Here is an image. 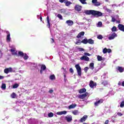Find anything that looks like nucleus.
<instances>
[{
    "label": "nucleus",
    "mask_w": 124,
    "mask_h": 124,
    "mask_svg": "<svg viewBox=\"0 0 124 124\" xmlns=\"http://www.w3.org/2000/svg\"><path fill=\"white\" fill-rule=\"evenodd\" d=\"M89 85L91 88H93V87H96V83H94L93 81L91 80Z\"/></svg>",
    "instance_id": "f8f14e48"
},
{
    "label": "nucleus",
    "mask_w": 124,
    "mask_h": 124,
    "mask_svg": "<svg viewBox=\"0 0 124 124\" xmlns=\"http://www.w3.org/2000/svg\"><path fill=\"white\" fill-rule=\"evenodd\" d=\"M4 72L6 74H8L9 72H15V71L13 69H12V68L9 67V68H7L5 69L4 70Z\"/></svg>",
    "instance_id": "f03ea898"
},
{
    "label": "nucleus",
    "mask_w": 124,
    "mask_h": 124,
    "mask_svg": "<svg viewBox=\"0 0 124 124\" xmlns=\"http://www.w3.org/2000/svg\"><path fill=\"white\" fill-rule=\"evenodd\" d=\"M93 16H96V17H100V16H102V13L99 11L94 10L93 12Z\"/></svg>",
    "instance_id": "7ed1b4c3"
},
{
    "label": "nucleus",
    "mask_w": 124,
    "mask_h": 124,
    "mask_svg": "<svg viewBox=\"0 0 124 124\" xmlns=\"http://www.w3.org/2000/svg\"><path fill=\"white\" fill-rule=\"evenodd\" d=\"M75 10L79 12L82 10V6L79 5H76L75 7Z\"/></svg>",
    "instance_id": "1a4fd4ad"
},
{
    "label": "nucleus",
    "mask_w": 124,
    "mask_h": 124,
    "mask_svg": "<svg viewBox=\"0 0 124 124\" xmlns=\"http://www.w3.org/2000/svg\"><path fill=\"white\" fill-rule=\"evenodd\" d=\"M84 34H85V32L82 31L80 32L77 36V38H80L82 37V36H84Z\"/></svg>",
    "instance_id": "f3484780"
},
{
    "label": "nucleus",
    "mask_w": 124,
    "mask_h": 124,
    "mask_svg": "<svg viewBox=\"0 0 124 124\" xmlns=\"http://www.w3.org/2000/svg\"><path fill=\"white\" fill-rule=\"evenodd\" d=\"M48 116L49 117V118H52V117L54 116V114H53V113L52 112H50L48 113Z\"/></svg>",
    "instance_id": "58836bf2"
},
{
    "label": "nucleus",
    "mask_w": 124,
    "mask_h": 124,
    "mask_svg": "<svg viewBox=\"0 0 124 124\" xmlns=\"http://www.w3.org/2000/svg\"><path fill=\"white\" fill-rule=\"evenodd\" d=\"M86 92H87V90L85 88H83L79 90V93H86Z\"/></svg>",
    "instance_id": "a878e982"
},
{
    "label": "nucleus",
    "mask_w": 124,
    "mask_h": 124,
    "mask_svg": "<svg viewBox=\"0 0 124 124\" xmlns=\"http://www.w3.org/2000/svg\"><path fill=\"white\" fill-rule=\"evenodd\" d=\"M76 104H73L72 105H70L68 107V109L70 110V109H74V108H75L76 107Z\"/></svg>",
    "instance_id": "6ab92c4d"
},
{
    "label": "nucleus",
    "mask_w": 124,
    "mask_h": 124,
    "mask_svg": "<svg viewBox=\"0 0 124 124\" xmlns=\"http://www.w3.org/2000/svg\"><path fill=\"white\" fill-rule=\"evenodd\" d=\"M3 78H4V77L2 76H0V80L3 79Z\"/></svg>",
    "instance_id": "0e129e2a"
},
{
    "label": "nucleus",
    "mask_w": 124,
    "mask_h": 124,
    "mask_svg": "<svg viewBox=\"0 0 124 124\" xmlns=\"http://www.w3.org/2000/svg\"><path fill=\"white\" fill-rule=\"evenodd\" d=\"M101 26H102V22H99L97 24V27H101Z\"/></svg>",
    "instance_id": "de8ad7c7"
},
{
    "label": "nucleus",
    "mask_w": 124,
    "mask_h": 124,
    "mask_svg": "<svg viewBox=\"0 0 124 124\" xmlns=\"http://www.w3.org/2000/svg\"><path fill=\"white\" fill-rule=\"evenodd\" d=\"M81 3H82V4H87V2H86V1L87 0H78Z\"/></svg>",
    "instance_id": "473e14b6"
},
{
    "label": "nucleus",
    "mask_w": 124,
    "mask_h": 124,
    "mask_svg": "<svg viewBox=\"0 0 124 124\" xmlns=\"http://www.w3.org/2000/svg\"><path fill=\"white\" fill-rule=\"evenodd\" d=\"M25 55V53L22 51H19L18 52V56H20V57H23Z\"/></svg>",
    "instance_id": "2f4dec72"
},
{
    "label": "nucleus",
    "mask_w": 124,
    "mask_h": 124,
    "mask_svg": "<svg viewBox=\"0 0 124 124\" xmlns=\"http://www.w3.org/2000/svg\"><path fill=\"white\" fill-rule=\"evenodd\" d=\"M102 84L104 86H106V85H108V82L107 81H104L102 82Z\"/></svg>",
    "instance_id": "c03bdc74"
},
{
    "label": "nucleus",
    "mask_w": 124,
    "mask_h": 124,
    "mask_svg": "<svg viewBox=\"0 0 124 124\" xmlns=\"http://www.w3.org/2000/svg\"><path fill=\"white\" fill-rule=\"evenodd\" d=\"M106 10L108 11V12H109V13H111V12H112V11L109 9H107Z\"/></svg>",
    "instance_id": "052dcab7"
},
{
    "label": "nucleus",
    "mask_w": 124,
    "mask_h": 124,
    "mask_svg": "<svg viewBox=\"0 0 124 124\" xmlns=\"http://www.w3.org/2000/svg\"><path fill=\"white\" fill-rule=\"evenodd\" d=\"M97 1V0H92V3H94V4Z\"/></svg>",
    "instance_id": "13d9d810"
},
{
    "label": "nucleus",
    "mask_w": 124,
    "mask_h": 124,
    "mask_svg": "<svg viewBox=\"0 0 124 124\" xmlns=\"http://www.w3.org/2000/svg\"><path fill=\"white\" fill-rule=\"evenodd\" d=\"M80 60L81 61H85V62H89L90 61V58L84 55L80 58Z\"/></svg>",
    "instance_id": "9d476101"
},
{
    "label": "nucleus",
    "mask_w": 124,
    "mask_h": 124,
    "mask_svg": "<svg viewBox=\"0 0 124 124\" xmlns=\"http://www.w3.org/2000/svg\"><path fill=\"white\" fill-rule=\"evenodd\" d=\"M65 120L68 123H70V122L72 121V116L71 115H67L65 117Z\"/></svg>",
    "instance_id": "39448f33"
},
{
    "label": "nucleus",
    "mask_w": 124,
    "mask_h": 124,
    "mask_svg": "<svg viewBox=\"0 0 124 124\" xmlns=\"http://www.w3.org/2000/svg\"><path fill=\"white\" fill-rule=\"evenodd\" d=\"M88 43L89 44H93L94 41L92 39H90L88 40Z\"/></svg>",
    "instance_id": "7c9ffc66"
},
{
    "label": "nucleus",
    "mask_w": 124,
    "mask_h": 124,
    "mask_svg": "<svg viewBox=\"0 0 124 124\" xmlns=\"http://www.w3.org/2000/svg\"><path fill=\"white\" fill-rule=\"evenodd\" d=\"M111 52H112V50H111V49L110 48L107 49V53H111Z\"/></svg>",
    "instance_id": "5fc2aeb1"
},
{
    "label": "nucleus",
    "mask_w": 124,
    "mask_h": 124,
    "mask_svg": "<svg viewBox=\"0 0 124 124\" xmlns=\"http://www.w3.org/2000/svg\"><path fill=\"white\" fill-rule=\"evenodd\" d=\"M98 39H102L103 38V36L102 35H99L97 36Z\"/></svg>",
    "instance_id": "49530a36"
},
{
    "label": "nucleus",
    "mask_w": 124,
    "mask_h": 124,
    "mask_svg": "<svg viewBox=\"0 0 124 124\" xmlns=\"http://www.w3.org/2000/svg\"><path fill=\"white\" fill-rule=\"evenodd\" d=\"M49 79L50 80H55L56 77L54 75H52L50 76Z\"/></svg>",
    "instance_id": "c85d7f7f"
},
{
    "label": "nucleus",
    "mask_w": 124,
    "mask_h": 124,
    "mask_svg": "<svg viewBox=\"0 0 124 124\" xmlns=\"http://www.w3.org/2000/svg\"><path fill=\"white\" fill-rule=\"evenodd\" d=\"M57 115H62V111L58 112L57 113Z\"/></svg>",
    "instance_id": "6e6d98bb"
},
{
    "label": "nucleus",
    "mask_w": 124,
    "mask_h": 124,
    "mask_svg": "<svg viewBox=\"0 0 124 124\" xmlns=\"http://www.w3.org/2000/svg\"><path fill=\"white\" fill-rule=\"evenodd\" d=\"M118 29L120 30V31H121L124 32V25L122 24H119L118 25Z\"/></svg>",
    "instance_id": "4468645a"
},
{
    "label": "nucleus",
    "mask_w": 124,
    "mask_h": 124,
    "mask_svg": "<svg viewBox=\"0 0 124 124\" xmlns=\"http://www.w3.org/2000/svg\"><path fill=\"white\" fill-rule=\"evenodd\" d=\"M6 32L7 34L6 37V41L7 42H10L11 40V38L10 37V33L8 31H6Z\"/></svg>",
    "instance_id": "0eeeda50"
},
{
    "label": "nucleus",
    "mask_w": 124,
    "mask_h": 124,
    "mask_svg": "<svg viewBox=\"0 0 124 124\" xmlns=\"http://www.w3.org/2000/svg\"><path fill=\"white\" fill-rule=\"evenodd\" d=\"M65 23L68 26H69L70 27H71V26H73V24H74L73 21L71 20H67Z\"/></svg>",
    "instance_id": "9b49d317"
},
{
    "label": "nucleus",
    "mask_w": 124,
    "mask_h": 124,
    "mask_svg": "<svg viewBox=\"0 0 124 124\" xmlns=\"http://www.w3.org/2000/svg\"><path fill=\"white\" fill-rule=\"evenodd\" d=\"M84 55H85V56H88V57H90V56H91V54H90V53H89L88 52H85L84 53Z\"/></svg>",
    "instance_id": "3c124183"
},
{
    "label": "nucleus",
    "mask_w": 124,
    "mask_h": 124,
    "mask_svg": "<svg viewBox=\"0 0 124 124\" xmlns=\"http://www.w3.org/2000/svg\"><path fill=\"white\" fill-rule=\"evenodd\" d=\"M112 31H117V28L115 26L113 27L111 29Z\"/></svg>",
    "instance_id": "ea45409f"
},
{
    "label": "nucleus",
    "mask_w": 124,
    "mask_h": 124,
    "mask_svg": "<svg viewBox=\"0 0 124 124\" xmlns=\"http://www.w3.org/2000/svg\"><path fill=\"white\" fill-rule=\"evenodd\" d=\"M72 113L73 115H78V114H80V112L78 110H74L72 111Z\"/></svg>",
    "instance_id": "c756f323"
},
{
    "label": "nucleus",
    "mask_w": 124,
    "mask_h": 124,
    "mask_svg": "<svg viewBox=\"0 0 124 124\" xmlns=\"http://www.w3.org/2000/svg\"><path fill=\"white\" fill-rule=\"evenodd\" d=\"M70 72H71V73H73V72H74V71L73 70V69L71 68L70 69Z\"/></svg>",
    "instance_id": "bf43d9fd"
},
{
    "label": "nucleus",
    "mask_w": 124,
    "mask_h": 124,
    "mask_svg": "<svg viewBox=\"0 0 124 124\" xmlns=\"http://www.w3.org/2000/svg\"><path fill=\"white\" fill-rule=\"evenodd\" d=\"M88 119V116L84 115L82 118H81L80 120H78L79 123H84L86 122V120Z\"/></svg>",
    "instance_id": "6e6552de"
},
{
    "label": "nucleus",
    "mask_w": 124,
    "mask_h": 124,
    "mask_svg": "<svg viewBox=\"0 0 124 124\" xmlns=\"http://www.w3.org/2000/svg\"><path fill=\"white\" fill-rule=\"evenodd\" d=\"M109 124V120H107L105 121V124Z\"/></svg>",
    "instance_id": "680f3d73"
},
{
    "label": "nucleus",
    "mask_w": 124,
    "mask_h": 124,
    "mask_svg": "<svg viewBox=\"0 0 124 124\" xmlns=\"http://www.w3.org/2000/svg\"><path fill=\"white\" fill-rule=\"evenodd\" d=\"M102 102H103V99L99 100L94 103V105L95 106H98V105H99V104H101Z\"/></svg>",
    "instance_id": "ddd939ff"
},
{
    "label": "nucleus",
    "mask_w": 124,
    "mask_h": 124,
    "mask_svg": "<svg viewBox=\"0 0 124 124\" xmlns=\"http://www.w3.org/2000/svg\"><path fill=\"white\" fill-rule=\"evenodd\" d=\"M75 67L77 70L78 74V76H81L82 75V69L78 64L75 65Z\"/></svg>",
    "instance_id": "f257e3e1"
},
{
    "label": "nucleus",
    "mask_w": 124,
    "mask_h": 124,
    "mask_svg": "<svg viewBox=\"0 0 124 124\" xmlns=\"http://www.w3.org/2000/svg\"><path fill=\"white\" fill-rule=\"evenodd\" d=\"M64 3L65 4L66 6H69L72 3L67 0H65L64 1Z\"/></svg>",
    "instance_id": "aec40b11"
},
{
    "label": "nucleus",
    "mask_w": 124,
    "mask_h": 124,
    "mask_svg": "<svg viewBox=\"0 0 124 124\" xmlns=\"http://www.w3.org/2000/svg\"><path fill=\"white\" fill-rule=\"evenodd\" d=\"M86 96H87V94L85 93V94L79 95L78 98H81V99H84V98H85V97H86Z\"/></svg>",
    "instance_id": "4be33fe9"
},
{
    "label": "nucleus",
    "mask_w": 124,
    "mask_h": 124,
    "mask_svg": "<svg viewBox=\"0 0 124 124\" xmlns=\"http://www.w3.org/2000/svg\"><path fill=\"white\" fill-rule=\"evenodd\" d=\"M99 5H100V2H97V1L94 4L95 6H99Z\"/></svg>",
    "instance_id": "79ce46f5"
},
{
    "label": "nucleus",
    "mask_w": 124,
    "mask_h": 124,
    "mask_svg": "<svg viewBox=\"0 0 124 124\" xmlns=\"http://www.w3.org/2000/svg\"><path fill=\"white\" fill-rule=\"evenodd\" d=\"M57 17L60 19V20H62V16L61 14H58L57 15Z\"/></svg>",
    "instance_id": "a19ab883"
},
{
    "label": "nucleus",
    "mask_w": 124,
    "mask_h": 124,
    "mask_svg": "<svg viewBox=\"0 0 124 124\" xmlns=\"http://www.w3.org/2000/svg\"><path fill=\"white\" fill-rule=\"evenodd\" d=\"M103 53L104 54H106V53H107V48L106 47L104 48V49L103 50Z\"/></svg>",
    "instance_id": "a18cd8bd"
},
{
    "label": "nucleus",
    "mask_w": 124,
    "mask_h": 124,
    "mask_svg": "<svg viewBox=\"0 0 124 124\" xmlns=\"http://www.w3.org/2000/svg\"><path fill=\"white\" fill-rule=\"evenodd\" d=\"M16 93H13L11 95V97H12V98H16Z\"/></svg>",
    "instance_id": "f704fd0d"
},
{
    "label": "nucleus",
    "mask_w": 124,
    "mask_h": 124,
    "mask_svg": "<svg viewBox=\"0 0 124 124\" xmlns=\"http://www.w3.org/2000/svg\"><path fill=\"white\" fill-rule=\"evenodd\" d=\"M88 70H89V67H86L84 68V71L86 73H87V72H88Z\"/></svg>",
    "instance_id": "8fccbe9b"
},
{
    "label": "nucleus",
    "mask_w": 124,
    "mask_h": 124,
    "mask_svg": "<svg viewBox=\"0 0 124 124\" xmlns=\"http://www.w3.org/2000/svg\"><path fill=\"white\" fill-rule=\"evenodd\" d=\"M112 19H111V21L112 22H116V21H117V20H118V19H119V16H115L114 17L111 16Z\"/></svg>",
    "instance_id": "2eb2a0df"
},
{
    "label": "nucleus",
    "mask_w": 124,
    "mask_h": 124,
    "mask_svg": "<svg viewBox=\"0 0 124 124\" xmlns=\"http://www.w3.org/2000/svg\"><path fill=\"white\" fill-rule=\"evenodd\" d=\"M23 59H24V60H28V59H29V56H28V55H27V54L25 53L24 55L23 56Z\"/></svg>",
    "instance_id": "c9c22d12"
},
{
    "label": "nucleus",
    "mask_w": 124,
    "mask_h": 124,
    "mask_svg": "<svg viewBox=\"0 0 124 124\" xmlns=\"http://www.w3.org/2000/svg\"><path fill=\"white\" fill-rule=\"evenodd\" d=\"M82 43L83 44H88V39L85 38L82 41H81Z\"/></svg>",
    "instance_id": "cd10ccee"
},
{
    "label": "nucleus",
    "mask_w": 124,
    "mask_h": 124,
    "mask_svg": "<svg viewBox=\"0 0 124 124\" xmlns=\"http://www.w3.org/2000/svg\"><path fill=\"white\" fill-rule=\"evenodd\" d=\"M97 59L99 62H100L101 61H104V60H105V58H102V56H100L99 55L97 56Z\"/></svg>",
    "instance_id": "b1692460"
},
{
    "label": "nucleus",
    "mask_w": 124,
    "mask_h": 124,
    "mask_svg": "<svg viewBox=\"0 0 124 124\" xmlns=\"http://www.w3.org/2000/svg\"><path fill=\"white\" fill-rule=\"evenodd\" d=\"M117 115L119 116V117H122V116L123 115V113H122L121 112H118Z\"/></svg>",
    "instance_id": "864d4df0"
},
{
    "label": "nucleus",
    "mask_w": 124,
    "mask_h": 124,
    "mask_svg": "<svg viewBox=\"0 0 124 124\" xmlns=\"http://www.w3.org/2000/svg\"><path fill=\"white\" fill-rule=\"evenodd\" d=\"M18 87H19V84L16 83L13 85V89H17Z\"/></svg>",
    "instance_id": "e433bc0d"
},
{
    "label": "nucleus",
    "mask_w": 124,
    "mask_h": 124,
    "mask_svg": "<svg viewBox=\"0 0 124 124\" xmlns=\"http://www.w3.org/2000/svg\"><path fill=\"white\" fill-rule=\"evenodd\" d=\"M122 85V82L121 81H119L118 82V86H121Z\"/></svg>",
    "instance_id": "338daca9"
},
{
    "label": "nucleus",
    "mask_w": 124,
    "mask_h": 124,
    "mask_svg": "<svg viewBox=\"0 0 124 124\" xmlns=\"http://www.w3.org/2000/svg\"><path fill=\"white\" fill-rule=\"evenodd\" d=\"M89 68L92 70H93V68H94V63H93V62H92L90 64Z\"/></svg>",
    "instance_id": "5701e85b"
},
{
    "label": "nucleus",
    "mask_w": 124,
    "mask_h": 124,
    "mask_svg": "<svg viewBox=\"0 0 124 124\" xmlns=\"http://www.w3.org/2000/svg\"><path fill=\"white\" fill-rule=\"evenodd\" d=\"M117 69L119 71V72H124V68H123L122 67H118Z\"/></svg>",
    "instance_id": "bb28decb"
},
{
    "label": "nucleus",
    "mask_w": 124,
    "mask_h": 124,
    "mask_svg": "<svg viewBox=\"0 0 124 124\" xmlns=\"http://www.w3.org/2000/svg\"><path fill=\"white\" fill-rule=\"evenodd\" d=\"M93 10H87L84 11V13L87 15H93Z\"/></svg>",
    "instance_id": "423d86ee"
},
{
    "label": "nucleus",
    "mask_w": 124,
    "mask_h": 124,
    "mask_svg": "<svg viewBox=\"0 0 124 124\" xmlns=\"http://www.w3.org/2000/svg\"><path fill=\"white\" fill-rule=\"evenodd\" d=\"M64 0H59L60 2H62H62H64Z\"/></svg>",
    "instance_id": "69168bd1"
},
{
    "label": "nucleus",
    "mask_w": 124,
    "mask_h": 124,
    "mask_svg": "<svg viewBox=\"0 0 124 124\" xmlns=\"http://www.w3.org/2000/svg\"><path fill=\"white\" fill-rule=\"evenodd\" d=\"M59 12L61 13V14H65V13H66V10L64 9H62L59 10Z\"/></svg>",
    "instance_id": "393cba45"
},
{
    "label": "nucleus",
    "mask_w": 124,
    "mask_h": 124,
    "mask_svg": "<svg viewBox=\"0 0 124 124\" xmlns=\"http://www.w3.org/2000/svg\"><path fill=\"white\" fill-rule=\"evenodd\" d=\"M37 17H38V19L40 17V20L42 21V16H37Z\"/></svg>",
    "instance_id": "603ef678"
},
{
    "label": "nucleus",
    "mask_w": 124,
    "mask_h": 124,
    "mask_svg": "<svg viewBox=\"0 0 124 124\" xmlns=\"http://www.w3.org/2000/svg\"><path fill=\"white\" fill-rule=\"evenodd\" d=\"M45 69H46V66H45V65H42L41 66L40 70L41 74H42V73H43V71L45 70Z\"/></svg>",
    "instance_id": "dca6fc26"
},
{
    "label": "nucleus",
    "mask_w": 124,
    "mask_h": 124,
    "mask_svg": "<svg viewBox=\"0 0 124 124\" xmlns=\"http://www.w3.org/2000/svg\"><path fill=\"white\" fill-rule=\"evenodd\" d=\"M46 21L47 22V27H48V29H50V28H51V24H50V19H49L48 16H47L46 17Z\"/></svg>",
    "instance_id": "a211bd4d"
},
{
    "label": "nucleus",
    "mask_w": 124,
    "mask_h": 124,
    "mask_svg": "<svg viewBox=\"0 0 124 124\" xmlns=\"http://www.w3.org/2000/svg\"><path fill=\"white\" fill-rule=\"evenodd\" d=\"M108 36H109V37H108L109 40H112V39H114L115 37H117V36H118V35L116 34V33L113 32L108 35Z\"/></svg>",
    "instance_id": "20e7f679"
},
{
    "label": "nucleus",
    "mask_w": 124,
    "mask_h": 124,
    "mask_svg": "<svg viewBox=\"0 0 124 124\" xmlns=\"http://www.w3.org/2000/svg\"><path fill=\"white\" fill-rule=\"evenodd\" d=\"M121 86H122V87H124V81H123L122 82Z\"/></svg>",
    "instance_id": "774afa93"
},
{
    "label": "nucleus",
    "mask_w": 124,
    "mask_h": 124,
    "mask_svg": "<svg viewBox=\"0 0 124 124\" xmlns=\"http://www.w3.org/2000/svg\"><path fill=\"white\" fill-rule=\"evenodd\" d=\"M124 107V101H122L120 104V107H121V108H123Z\"/></svg>",
    "instance_id": "09e8293b"
},
{
    "label": "nucleus",
    "mask_w": 124,
    "mask_h": 124,
    "mask_svg": "<svg viewBox=\"0 0 124 124\" xmlns=\"http://www.w3.org/2000/svg\"><path fill=\"white\" fill-rule=\"evenodd\" d=\"M66 113H67V111H62V115H65V114H66Z\"/></svg>",
    "instance_id": "4d7b16f0"
},
{
    "label": "nucleus",
    "mask_w": 124,
    "mask_h": 124,
    "mask_svg": "<svg viewBox=\"0 0 124 124\" xmlns=\"http://www.w3.org/2000/svg\"><path fill=\"white\" fill-rule=\"evenodd\" d=\"M53 92H54V91L53 90H50L49 91V93H53Z\"/></svg>",
    "instance_id": "e2e57ef3"
},
{
    "label": "nucleus",
    "mask_w": 124,
    "mask_h": 124,
    "mask_svg": "<svg viewBox=\"0 0 124 124\" xmlns=\"http://www.w3.org/2000/svg\"><path fill=\"white\" fill-rule=\"evenodd\" d=\"M11 52L13 55H17V51H16V49L15 48L11 49Z\"/></svg>",
    "instance_id": "412c9836"
},
{
    "label": "nucleus",
    "mask_w": 124,
    "mask_h": 124,
    "mask_svg": "<svg viewBox=\"0 0 124 124\" xmlns=\"http://www.w3.org/2000/svg\"><path fill=\"white\" fill-rule=\"evenodd\" d=\"M1 89L2 90H5V89H6V85L4 83L2 84Z\"/></svg>",
    "instance_id": "72a5a7b5"
},
{
    "label": "nucleus",
    "mask_w": 124,
    "mask_h": 124,
    "mask_svg": "<svg viewBox=\"0 0 124 124\" xmlns=\"http://www.w3.org/2000/svg\"><path fill=\"white\" fill-rule=\"evenodd\" d=\"M81 43H82V41H81V40H78L76 43V44H77V45H80Z\"/></svg>",
    "instance_id": "4c0bfd02"
},
{
    "label": "nucleus",
    "mask_w": 124,
    "mask_h": 124,
    "mask_svg": "<svg viewBox=\"0 0 124 124\" xmlns=\"http://www.w3.org/2000/svg\"><path fill=\"white\" fill-rule=\"evenodd\" d=\"M78 50L79 51V52H83V51H85V49L83 48L79 47L78 48Z\"/></svg>",
    "instance_id": "37998d69"
}]
</instances>
